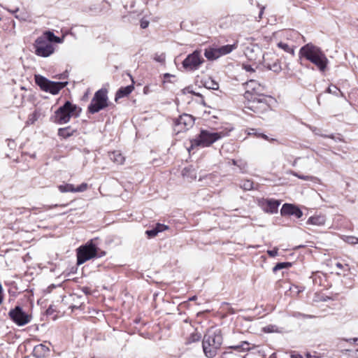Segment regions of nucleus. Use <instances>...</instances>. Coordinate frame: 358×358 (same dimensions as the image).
I'll return each instance as SVG.
<instances>
[{
    "mask_svg": "<svg viewBox=\"0 0 358 358\" xmlns=\"http://www.w3.org/2000/svg\"><path fill=\"white\" fill-rule=\"evenodd\" d=\"M245 86L244 97L252 103L250 106H248V108L257 113L259 111L257 110V104H259L263 110H266L269 106L264 96V86L255 80H250L245 83Z\"/></svg>",
    "mask_w": 358,
    "mask_h": 358,
    "instance_id": "obj_1",
    "label": "nucleus"
},
{
    "mask_svg": "<svg viewBox=\"0 0 358 358\" xmlns=\"http://www.w3.org/2000/svg\"><path fill=\"white\" fill-rule=\"evenodd\" d=\"M299 57L300 59L304 58L313 64L322 73L327 69L329 59L327 55L320 47L312 43H307L300 48Z\"/></svg>",
    "mask_w": 358,
    "mask_h": 358,
    "instance_id": "obj_2",
    "label": "nucleus"
},
{
    "mask_svg": "<svg viewBox=\"0 0 358 358\" xmlns=\"http://www.w3.org/2000/svg\"><path fill=\"white\" fill-rule=\"evenodd\" d=\"M222 344V336L220 329L210 328L205 334L202 347L204 355L208 358L216 356Z\"/></svg>",
    "mask_w": 358,
    "mask_h": 358,
    "instance_id": "obj_3",
    "label": "nucleus"
},
{
    "mask_svg": "<svg viewBox=\"0 0 358 358\" xmlns=\"http://www.w3.org/2000/svg\"><path fill=\"white\" fill-rule=\"evenodd\" d=\"M77 106L72 104L70 101H66L64 106L59 107L55 113V122L62 124L69 122L73 116H78Z\"/></svg>",
    "mask_w": 358,
    "mask_h": 358,
    "instance_id": "obj_4",
    "label": "nucleus"
},
{
    "mask_svg": "<svg viewBox=\"0 0 358 358\" xmlns=\"http://www.w3.org/2000/svg\"><path fill=\"white\" fill-rule=\"evenodd\" d=\"M227 132H210L206 130H202L199 136L192 141V146L196 145L201 147H208L216 141L227 135Z\"/></svg>",
    "mask_w": 358,
    "mask_h": 358,
    "instance_id": "obj_5",
    "label": "nucleus"
},
{
    "mask_svg": "<svg viewBox=\"0 0 358 358\" xmlns=\"http://www.w3.org/2000/svg\"><path fill=\"white\" fill-rule=\"evenodd\" d=\"M34 78L36 83L43 91L50 92L52 94H57L68 84V82L51 81L41 75H35Z\"/></svg>",
    "mask_w": 358,
    "mask_h": 358,
    "instance_id": "obj_6",
    "label": "nucleus"
},
{
    "mask_svg": "<svg viewBox=\"0 0 358 358\" xmlns=\"http://www.w3.org/2000/svg\"><path fill=\"white\" fill-rule=\"evenodd\" d=\"M108 106L107 90L101 89L94 95L88 106V111L90 113H96Z\"/></svg>",
    "mask_w": 358,
    "mask_h": 358,
    "instance_id": "obj_7",
    "label": "nucleus"
},
{
    "mask_svg": "<svg viewBox=\"0 0 358 358\" xmlns=\"http://www.w3.org/2000/svg\"><path fill=\"white\" fill-rule=\"evenodd\" d=\"M97 250V247L92 241L78 248L77 250V264L80 265L94 257H96L98 256Z\"/></svg>",
    "mask_w": 358,
    "mask_h": 358,
    "instance_id": "obj_8",
    "label": "nucleus"
},
{
    "mask_svg": "<svg viewBox=\"0 0 358 358\" xmlns=\"http://www.w3.org/2000/svg\"><path fill=\"white\" fill-rule=\"evenodd\" d=\"M236 47V44L226 45L219 48L210 47L205 50L204 55L208 60H215L231 52Z\"/></svg>",
    "mask_w": 358,
    "mask_h": 358,
    "instance_id": "obj_9",
    "label": "nucleus"
},
{
    "mask_svg": "<svg viewBox=\"0 0 358 358\" xmlns=\"http://www.w3.org/2000/svg\"><path fill=\"white\" fill-rule=\"evenodd\" d=\"M203 62L204 59L201 55V52L195 50L187 55L183 60L182 65L186 71H193L197 70Z\"/></svg>",
    "mask_w": 358,
    "mask_h": 358,
    "instance_id": "obj_10",
    "label": "nucleus"
},
{
    "mask_svg": "<svg viewBox=\"0 0 358 358\" xmlns=\"http://www.w3.org/2000/svg\"><path fill=\"white\" fill-rule=\"evenodd\" d=\"M34 48L36 55L43 57H49L55 50L53 45L44 36H40L36 40Z\"/></svg>",
    "mask_w": 358,
    "mask_h": 358,
    "instance_id": "obj_11",
    "label": "nucleus"
},
{
    "mask_svg": "<svg viewBox=\"0 0 358 358\" xmlns=\"http://www.w3.org/2000/svg\"><path fill=\"white\" fill-rule=\"evenodd\" d=\"M194 124V118L188 114H183L174 120L173 129L176 134L189 129Z\"/></svg>",
    "mask_w": 358,
    "mask_h": 358,
    "instance_id": "obj_12",
    "label": "nucleus"
},
{
    "mask_svg": "<svg viewBox=\"0 0 358 358\" xmlns=\"http://www.w3.org/2000/svg\"><path fill=\"white\" fill-rule=\"evenodd\" d=\"M262 63L273 72L278 73L282 70L280 63L274 52L264 53Z\"/></svg>",
    "mask_w": 358,
    "mask_h": 358,
    "instance_id": "obj_13",
    "label": "nucleus"
},
{
    "mask_svg": "<svg viewBox=\"0 0 358 358\" xmlns=\"http://www.w3.org/2000/svg\"><path fill=\"white\" fill-rule=\"evenodd\" d=\"M9 316L19 326L25 325L30 322L29 315L24 313L19 306L10 310Z\"/></svg>",
    "mask_w": 358,
    "mask_h": 358,
    "instance_id": "obj_14",
    "label": "nucleus"
},
{
    "mask_svg": "<svg viewBox=\"0 0 358 358\" xmlns=\"http://www.w3.org/2000/svg\"><path fill=\"white\" fill-rule=\"evenodd\" d=\"M280 202L275 199H261L258 200V205L267 213L274 214L278 212Z\"/></svg>",
    "mask_w": 358,
    "mask_h": 358,
    "instance_id": "obj_15",
    "label": "nucleus"
},
{
    "mask_svg": "<svg viewBox=\"0 0 358 358\" xmlns=\"http://www.w3.org/2000/svg\"><path fill=\"white\" fill-rule=\"evenodd\" d=\"M245 55L249 60L262 63L264 53L258 45H251L245 49Z\"/></svg>",
    "mask_w": 358,
    "mask_h": 358,
    "instance_id": "obj_16",
    "label": "nucleus"
},
{
    "mask_svg": "<svg viewBox=\"0 0 358 358\" xmlns=\"http://www.w3.org/2000/svg\"><path fill=\"white\" fill-rule=\"evenodd\" d=\"M282 215H295L297 218H300L303 215L302 211L295 206L289 203H285L281 210Z\"/></svg>",
    "mask_w": 358,
    "mask_h": 358,
    "instance_id": "obj_17",
    "label": "nucleus"
},
{
    "mask_svg": "<svg viewBox=\"0 0 358 358\" xmlns=\"http://www.w3.org/2000/svg\"><path fill=\"white\" fill-rule=\"evenodd\" d=\"M87 183H82L77 187H74V186L72 184H64V185H60L58 186L59 190L62 192H82L87 189Z\"/></svg>",
    "mask_w": 358,
    "mask_h": 358,
    "instance_id": "obj_18",
    "label": "nucleus"
},
{
    "mask_svg": "<svg viewBox=\"0 0 358 358\" xmlns=\"http://www.w3.org/2000/svg\"><path fill=\"white\" fill-rule=\"evenodd\" d=\"M326 222V217L322 215H317L311 216L307 220L308 224H313L315 226H323Z\"/></svg>",
    "mask_w": 358,
    "mask_h": 358,
    "instance_id": "obj_19",
    "label": "nucleus"
},
{
    "mask_svg": "<svg viewBox=\"0 0 358 358\" xmlns=\"http://www.w3.org/2000/svg\"><path fill=\"white\" fill-rule=\"evenodd\" d=\"M110 159L117 165H122L125 161V157L120 151H113L108 153Z\"/></svg>",
    "mask_w": 358,
    "mask_h": 358,
    "instance_id": "obj_20",
    "label": "nucleus"
},
{
    "mask_svg": "<svg viewBox=\"0 0 358 358\" xmlns=\"http://www.w3.org/2000/svg\"><path fill=\"white\" fill-rule=\"evenodd\" d=\"M50 351V349L43 344H40L34 347V355L38 358L43 357L47 355Z\"/></svg>",
    "mask_w": 358,
    "mask_h": 358,
    "instance_id": "obj_21",
    "label": "nucleus"
},
{
    "mask_svg": "<svg viewBox=\"0 0 358 358\" xmlns=\"http://www.w3.org/2000/svg\"><path fill=\"white\" fill-rule=\"evenodd\" d=\"M134 87L133 85H128L124 87H121L115 94V101L122 97L128 96L134 90Z\"/></svg>",
    "mask_w": 358,
    "mask_h": 358,
    "instance_id": "obj_22",
    "label": "nucleus"
},
{
    "mask_svg": "<svg viewBox=\"0 0 358 358\" xmlns=\"http://www.w3.org/2000/svg\"><path fill=\"white\" fill-rule=\"evenodd\" d=\"M282 36L287 41L295 42L301 37V34L295 30H287L282 33Z\"/></svg>",
    "mask_w": 358,
    "mask_h": 358,
    "instance_id": "obj_23",
    "label": "nucleus"
},
{
    "mask_svg": "<svg viewBox=\"0 0 358 358\" xmlns=\"http://www.w3.org/2000/svg\"><path fill=\"white\" fill-rule=\"evenodd\" d=\"M277 46L285 52L289 53L292 55H294V50L296 47L294 45H289L286 42L280 41L278 43Z\"/></svg>",
    "mask_w": 358,
    "mask_h": 358,
    "instance_id": "obj_24",
    "label": "nucleus"
},
{
    "mask_svg": "<svg viewBox=\"0 0 358 358\" xmlns=\"http://www.w3.org/2000/svg\"><path fill=\"white\" fill-rule=\"evenodd\" d=\"M44 36L48 41L52 43V42L61 43L62 40L60 38L55 36V34L50 31H45L42 36Z\"/></svg>",
    "mask_w": 358,
    "mask_h": 358,
    "instance_id": "obj_25",
    "label": "nucleus"
},
{
    "mask_svg": "<svg viewBox=\"0 0 358 358\" xmlns=\"http://www.w3.org/2000/svg\"><path fill=\"white\" fill-rule=\"evenodd\" d=\"M73 130L71 127L61 128L58 131V135L64 138H68L73 135Z\"/></svg>",
    "mask_w": 358,
    "mask_h": 358,
    "instance_id": "obj_26",
    "label": "nucleus"
},
{
    "mask_svg": "<svg viewBox=\"0 0 358 358\" xmlns=\"http://www.w3.org/2000/svg\"><path fill=\"white\" fill-rule=\"evenodd\" d=\"M240 187L244 190H251L253 189V182L250 180H245L241 181Z\"/></svg>",
    "mask_w": 358,
    "mask_h": 358,
    "instance_id": "obj_27",
    "label": "nucleus"
},
{
    "mask_svg": "<svg viewBox=\"0 0 358 358\" xmlns=\"http://www.w3.org/2000/svg\"><path fill=\"white\" fill-rule=\"evenodd\" d=\"M200 338H201V334H199L198 332L194 331V332L192 333L189 335V336L187 338V343L189 344V343L196 342V341H199Z\"/></svg>",
    "mask_w": 358,
    "mask_h": 358,
    "instance_id": "obj_28",
    "label": "nucleus"
},
{
    "mask_svg": "<svg viewBox=\"0 0 358 358\" xmlns=\"http://www.w3.org/2000/svg\"><path fill=\"white\" fill-rule=\"evenodd\" d=\"M40 113L38 111H34L31 114L29 115L27 123L30 124H33L39 118Z\"/></svg>",
    "mask_w": 358,
    "mask_h": 358,
    "instance_id": "obj_29",
    "label": "nucleus"
},
{
    "mask_svg": "<svg viewBox=\"0 0 358 358\" xmlns=\"http://www.w3.org/2000/svg\"><path fill=\"white\" fill-rule=\"evenodd\" d=\"M292 266V264L290 262H281L277 264L273 268V271L274 272H276L278 270L285 268H289Z\"/></svg>",
    "mask_w": 358,
    "mask_h": 358,
    "instance_id": "obj_30",
    "label": "nucleus"
},
{
    "mask_svg": "<svg viewBox=\"0 0 358 358\" xmlns=\"http://www.w3.org/2000/svg\"><path fill=\"white\" fill-rule=\"evenodd\" d=\"M343 240L351 245L357 244V238L352 236H345L343 238Z\"/></svg>",
    "mask_w": 358,
    "mask_h": 358,
    "instance_id": "obj_31",
    "label": "nucleus"
},
{
    "mask_svg": "<svg viewBox=\"0 0 358 358\" xmlns=\"http://www.w3.org/2000/svg\"><path fill=\"white\" fill-rule=\"evenodd\" d=\"M236 166L240 169L241 172L244 173L246 171L248 165L245 161L239 159L238 160V164L236 165Z\"/></svg>",
    "mask_w": 358,
    "mask_h": 358,
    "instance_id": "obj_32",
    "label": "nucleus"
},
{
    "mask_svg": "<svg viewBox=\"0 0 358 358\" xmlns=\"http://www.w3.org/2000/svg\"><path fill=\"white\" fill-rule=\"evenodd\" d=\"M291 173L293 176H294L300 179L304 180H313L315 179V178L313 176L299 175V173L294 172V171H292Z\"/></svg>",
    "mask_w": 358,
    "mask_h": 358,
    "instance_id": "obj_33",
    "label": "nucleus"
},
{
    "mask_svg": "<svg viewBox=\"0 0 358 358\" xmlns=\"http://www.w3.org/2000/svg\"><path fill=\"white\" fill-rule=\"evenodd\" d=\"M155 230L157 231V233L164 231L166 229H168V227L162 224H157L156 227H155Z\"/></svg>",
    "mask_w": 358,
    "mask_h": 358,
    "instance_id": "obj_34",
    "label": "nucleus"
},
{
    "mask_svg": "<svg viewBox=\"0 0 358 358\" xmlns=\"http://www.w3.org/2000/svg\"><path fill=\"white\" fill-rule=\"evenodd\" d=\"M145 234L149 238H153L158 234L157 231H156L155 228L150 230H147Z\"/></svg>",
    "mask_w": 358,
    "mask_h": 358,
    "instance_id": "obj_35",
    "label": "nucleus"
},
{
    "mask_svg": "<svg viewBox=\"0 0 358 358\" xmlns=\"http://www.w3.org/2000/svg\"><path fill=\"white\" fill-rule=\"evenodd\" d=\"M15 17L22 21H26L28 18V15L27 13H23L19 15H15Z\"/></svg>",
    "mask_w": 358,
    "mask_h": 358,
    "instance_id": "obj_36",
    "label": "nucleus"
},
{
    "mask_svg": "<svg viewBox=\"0 0 358 358\" xmlns=\"http://www.w3.org/2000/svg\"><path fill=\"white\" fill-rule=\"evenodd\" d=\"M149 25V21L145 19H142L140 22V26L142 29H145Z\"/></svg>",
    "mask_w": 358,
    "mask_h": 358,
    "instance_id": "obj_37",
    "label": "nucleus"
},
{
    "mask_svg": "<svg viewBox=\"0 0 358 358\" xmlns=\"http://www.w3.org/2000/svg\"><path fill=\"white\" fill-rule=\"evenodd\" d=\"M328 92L329 93H331V94H337V92L339 91V90L336 87V86H329L328 87Z\"/></svg>",
    "mask_w": 358,
    "mask_h": 358,
    "instance_id": "obj_38",
    "label": "nucleus"
},
{
    "mask_svg": "<svg viewBox=\"0 0 358 358\" xmlns=\"http://www.w3.org/2000/svg\"><path fill=\"white\" fill-rule=\"evenodd\" d=\"M248 345H249V344L247 342H243L241 346L237 345V346H234V348L236 349L241 348L243 350H245L249 348Z\"/></svg>",
    "mask_w": 358,
    "mask_h": 358,
    "instance_id": "obj_39",
    "label": "nucleus"
},
{
    "mask_svg": "<svg viewBox=\"0 0 358 358\" xmlns=\"http://www.w3.org/2000/svg\"><path fill=\"white\" fill-rule=\"evenodd\" d=\"M155 60L159 62H164L165 60V55L164 54H162L160 55H156L155 57Z\"/></svg>",
    "mask_w": 358,
    "mask_h": 358,
    "instance_id": "obj_40",
    "label": "nucleus"
},
{
    "mask_svg": "<svg viewBox=\"0 0 358 358\" xmlns=\"http://www.w3.org/2000/svg\"><path fill=\"white\" fill-rule=\"evenodd\" d=\"M267 253L270 257H275L278 255V249L274 248L273 250H268Z\"/></svg>",
    "mask_w": 358,
    "mask_h": 358,
    "instance_id": "obj_41",
    "label": "nucleus"
},
{
    "mask_svg": "<svg viewBox=\"0 0 358 358\" xmlns=\"http://www.w3.org/2000/svg\"><path fill=\"white\" fill-rule=\"evenodd\" d=\"M3 301V289L1 285L0 284V305L2 304Z\"/></svg>",
    "mask_w": 358,
    "mask_h": 358,
    "instance_id": "obj_42",
    "label": "nucleus"
},
{
    "mask_svg": "<svg viewBox=\"0 0 358 358\" xmlns=\"http://www.w3.org/2000/svg\"><path fill=\"white\" fill-rule=\"evenodd\" d=\"M346 341L349 343H357L358 345V338H357L347 339Z\"/></svg>",
    "mask_w": 358,
    "mask_h": 358,
    "instance_id": "obj_43",
    "label": "nucleus"
},
{
    "mask_svg": "<svg viewBox=\"0 0 358 358\" xmlns=\"http://www.w3.org/2000/svg\"><path fill=\"white\" fill-rule=\"evenodd\" d=\"M244 69L247 71H254V69H252V67L250 65H244Z\"/></svg>",
    "mask_w": 358,
    "mask_h": 358,
    "instance_id": "obj_44",
    "label": "nucleus"
},
{
    "mask_svg": "<svg viewBox=\"0 0 358 358\" xmlns=\"http://www.w3.org/2000/svg\"><path fill=\"white\" fill-rule=\"evenodd\" d=\"M273 327L268 326V327H264V331H267V332H272V331H273Z\"/></svg>",
    "mask_w": 358,
    "mask_h": 358,
    "instance_id": "obj_45",
    "label": "nucleus"
},
{
    "mask_svg": "<svg viewBox=\"0 0 358 358\" xmlns=\"http://www.w3.org/2000/svg\"><path fill=\"white\" fill-rule=\"evenodd\" d=\"M264 6H262L260 8V12H259V18L261 19L262 17V15L264 13Z\"/></svg>",
    "mask_w": 358,
    "mask_h": 358,
    "instance_id": "obj_46",
    "label": "nucleus"
},
{
    "mask_svg": "<svg viewBox=\"0 0 358 358\" xmlns=\"http://www.w3.org/2000/svg\"><path fill=\"white\" fill-rule=\"evenodd\" d=\"M259 136L262 137V138H264L265 140H268V137L266 135L264 134H259Z\"/></svg>",
    "mask_w": 358,
    "mask_h": 358,
    "instance_id": "obj_47",
    "label": "nucleus"
},
{
    "mask_svg": "<svg viewBox=\"0 0 358 358\" xmlns=\"http://www.w3.org/2000/svg\"><path fill=\"white\" fill-rule=\"evenodd\" d=\"M231 162L233 165L236 166L238 164V160L231 159Z\"/></svg>",
    "mask_w": 358,
    "mask_h": 358,
    "instance_id": "obj_48",
    "label": "nucleus"
},
{
    "mask_svg": "<svg viewBox=\"0 0 358 358\" xmlns=\"http://www.w3.org/2000/svg\"><path fill=\"white\" fill-rule=\"evenodd\" d=\"M9 10V12H10L11 13H13V14H14V13H16L19 10V8H16V9H15V10Z\"/></svg>",
    "mask_w": 358,
    "mask_h": 358,
    "instance_id": "obj_49",
    "label": "nucleus"
},
{
    "mask_svg": "<svg viewBox=\"0 0 358 358\" xmlns=\"http://www.w3.org/2000/svg\"><path fill=\"white\" fill-rule=\"evenodd\" d=\"M211 88H212V89H213V90H216V89H217V88H218V84H217V83H215V84L213 85V87H211Z\"/></svg>",
    "mask_w": 358,
    "mask_h": 358,
    "instance_id": "obj_50",
    "label": "nucleus"
},
{
    "mask_svg": "<svg viewBox=\"0 0 358 358\" xmlns=\"http://www.w3.org/2000/svg\"><path fill=\"white\" fill-rule=\"evenodd\" d=\"M56 206H58V205L56 204L55 206H48L45 207V209L48 210V209L52 208V207H56Z\"/></svg>",
    "mask_w": 358,
    "mask_h": 358,
    "instance_id": "obj_51",
    "label": "nucleus"
},
{
    "mask_svg": "<svg viewBox=\"0 0 358 358\" xmlns=\"http://www.w3.org/2000/svg\"><path fill=\"white\" fill-rule=\"evenodd\" d=\"M292 358H302L301 355H292Z\"/></svg>",
    "mask_w": 358,
    "mask_h": 358,
    "instance_id": "obj_52",
    "label": "nucleus"
},
{
    "mask_svg": "<svg viewBox=\"0 0 358 358\" xmlns=\"http://www.w3.org/2000/svg\"><path fill=\"white\" fill-rule=\"evenodd\" d=\"M336 265L338 268H341L343 267V266L341 263H337Z\"/></svg>",
    "mask_w": 358,
    "mask_h": 358,
    "instance_id": "obj_53",
    "label": "nucleus"
},
{
    "mask_svg": "<svg viewBox=\"0 0 358 358\" xmlns=\"http://www.w3.org/2000/svg\"><path fill=\"white\" fill-rule=\"evenodd\" d=\"M196 299V296H194L191 297V298L189 299V300H190V301H194V300H195Z\"/></svg>",
    "mask_w": 358,
    "mask_h": 358,
    "instance_id": "obj_54",
    "label": "nucleus"
},
{
    "mask_svg": "<svg viewBox=\"0 0 358 358\" xmlns=\"http://www.w3.org/2000/svg\"><path fill=\"white\" fill-rule=\"evenodd\" d=\"M307 358H319L316 356H310V355H308Z\"/></svg>",
    "mask_w": 358,
    "mask_h": 358,
    "instance_id": "obj_55",
    "label": "nucleus"
},
{
    "mask_svg": "<svg viewBox=\"0 0 358 358\" xmlns=\"http://www.w3.org/2000/svg\"><path fill=\"white\" fill-rule=\"evenodd\" d=\"M296 162H297V159L294 160V162L293 163V166H295L296 164Z\"/></svg>",
    "mask_w": 358,
    "mask_h": 358,
    "instance_id": "obj_56",
    "label": "nucleus"
},
{
    "mask_svg": "<svg viewBox=\"0 0 358 358\" xmlns=\"http://www.w3.org/2000/svg\"><path fill=\"white\" fill-rule=\"evenodd\" d=\"M196 94V96H200V97H202V96H201L199 93H196V94Z\"/></svg>",
    "mask_w": 358,
    "mask_h": 358,
    "instance_id": "obj_57",
    "label": "nucleus"
},
{
    "mask_svg": "<svg viewBox=\"0 0 358 358\" xmlns=\"http://www.w3.org/2000/svg\"><path fill=\"white\" fill-rule=\"evenodd\" d=\"M66 206V204H62V205H60L59 206L61 207H65Z\"/></svg>",
    "mask_w": 358,
    "mask_h": 358,
    "instance_id": "obj_58",
    "label": "nucleus"
},
{
    "mask_svg": "<svg viewBox=\"0 0 358 358\" xmlns=\"http://www.w3.org/2000/svg\"><path fill=\"white\" fill-rule=\"evenodd\" d=\"M325 137H327V136H325ZM328 137L330 138H333L332 136H328Z\"/></svg>",
    "mask_w": 358,
    "mask_h": 358,
    "instance_id": "obj_59",
    "label": "nucleus"
},
{
    "mask_svg": "<svg viewBox=\"0 0 358 358\" xmlns=\"http://www.w3.org/2000/svg\"><path fill=\"white\" fill-rule=\"evenodd\" d=\"M201 103H202V104L205 105V102H204V101H203V100L202 101V102H201Z\"/></svg>",
    "mask_w": 358,
    "mask_h": 358,
    "instance_id": "obj_60",
    "label": "nucleus"
},
{
    "mask_svg": "<svg viewBox=\"0 0 358 358\" xmlns=\"http://www.w3.org/2000/svg\"><path fill=\"white\" fill-rule=\"evenodd\" d=\"M357 244H358V238H357Z\"/></svg>",
    "mask_w": 358,
    "mask_h": 358,
    "instance_id": "obj_61",
    "label": "nucleus"
}]
</instances>
